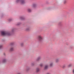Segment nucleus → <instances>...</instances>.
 <instances>
[{
    "label": "nucleus",
    "mask_w": 74,
    "mask_h": 74,
    "mask_svg": "<svg viewBox=\"0 0 74 74\" xmlns=\"http://www.w3.org/2000/svg\"><path fill=\"white\" fill-rule=\"evenodd\" d=\"M40 66H41V67H42V64H40Z\"/></svg>",
    "instance_id": "obj_24"
},
{
    "label": "nucleus",
    "mask_w": 74,
    "mask_h": 74,
    "mask_svg": "<svg viewBox=\"0 0 74 74\" xmlns=\"http://www.w3.org/2000/svg\"><path fill=\"white\" fill-rule=\"evenodd\" d=\"M3 41H5V40H3Z\"/></svg>",
    "instance_id": "obj_27"
},
{
    "label": "nucleus",
    "mask_w": 74,
    "mask_h": 74,
    "mask_svg": "<svg viewBox=\"0 0 74 74\" xmlns=\"http://www.w3.org/2000/svg\"><path fill=\"white\" fill-rule=\"evenodd\" d=\"M15 45V42H13L10 43V45L11 46H14V45Z\"/></svg>",
    "instance_id": "obj_5"
},
{
    "label": "nucleus",
    "mask_w": 74,
    "mask_h": 74,
    "mask_svg": "<svg viewBox=\"0 0 74 74\" xmlns=\"http://www.w3.org/2000/svg\"><path fill=\"white\" fill-rule=\"evenodd\" d=\"M73 73L74 74V69L73 70Z\"/></svg>",
    "instance_id": "obj_25"
},
{
    "label": "nucleus",
    "mask_w": 74,
    "mask_h": 74,
    "mask_svg": "<svg viewBox=\"0 0 74 74\" xmlns=\"http://www.w3.org/2000/svg\"><path fill=\"white\" fill-rule=\"evenodd\" d=\"M9 22H11L12 21V18H9L8 19Z\"/></svg>",
    "instance_id": "obj_15"
},
{
    "label": "nucleus",
    "mask_w": 74,
    "mask_h": 74,
    "mask_svg": "<svg viewBox=\"0 0 74 74\" xmlns=\"http://www.w3.org/2000/svg\"><path fill=\"white\" fill-rule=\"evenodd\" d=\"M17 74H21V73H18Z\"/></svg>",
    "instance_id": "obj_29"
},
{
    "label": "nucleus",
    "mask_w": 74,
    "mask_h": 74,
    "mask_svg": "<svg viewBox=\"0 0 74 74\" xmlns=\"http://www.w3.org/2000/svg\"><path fill=\"white\" fill-rule=\"evenodd\" d=\"M1 47H0V49H1Z\"/></svg>",
    "instance_id": "obj_28"
},
{
    "label": "nucleus",
    "mask_w": 74,
    "mask_h": 74,
    "mask_svg": "<svg viewBox=\"0 0 74 74\" xmlns=\"http://www.w3.org/2000/svg\"><path fill=\"white\" fill-rule=\"evenodd\" d=\"M0 47H2V46H0Z\"/></svg>",
    "instance_id": "obj_30"
},
{
    "label": "nucleus",
    "mask_w": 74,
    "mask_h": 74,
    "mask_svg": "<svg viewBox=\"0 0 74 74\" xmlns=\"http://www.w3.org/2000/svg\"><path fill=\"white\" fill-rule=\"evenodd\" d=\"M21 0H16V3H20Z\"/></svg>",
    "instance_id": "obj_11"
},
{
    "label": "nucleus",
    "mask_w": 74,
    "mask_h": 74,
    "mask_svg": "<svg viewBox=\"0 0 74 74\" xmlns=\"http://www.w3.org/2000/svg\"><path fill=\"white\" fill-rule=\"evenodd\" d=\"M48 65H46L45 66L44 69L45 70H46V69H48Z\"/></svg>",
    "instance_id": "obj_7"
},
{
    "label": "nucleus",
    "mask_w": 74,
    "mask_h": 74,
    "mask_svg": "<svg viewBox=\"0 0 74 74\" xmlns=\"http://www.w3.org/2000/svg\"><path fill=\"white\" fill-rule=\"evenodd\" d=\"M15 30H16V28H14L12 29L11 32L12 34H14V33H15Z\"/></svg>",
    "instance_id": "obj_4"
},
{
    "label": "nucleus",
    "mask_w": 74,
    "mask_h": 74,
    "mask_svg": "<svg viewBox=\"0 0 74 74\" xmlns=\"http://www.w3.org/2000/svg\"><path fill=\"white\" fill-rule=\"evenodd\" d=\"M71 66V64H70L69 65V67H70V66Z\"/></svg>",
    "instance_id": "obj_26"
},
{
    "label": "nucleus",
    "mask_w": 74,
    "mask_h": 74,
    "mask_svg": "<svg viewBox=\"0 0 74 74\" xmlns=\"http://www.w3.org/2000/svg\"><path fill=\"white\" fill-rule=\"evenodd\" d=\"M62 22H60L58 23V25L59 26H62Z\"/></svg>",
    "instance_id": "obj_12"
},
{
    "label": "nucleus",
    "mask_w": 74,
    "mask_h": 74,
    "mask_svg": "<svg viewBox=\"0 0 74 74\" xmlns=\"http://www.w3.org/2000/svg\"><path fill=\"white\" fill-rule=\"evenodd\" d=\"M33 6L34 8H36L37 7V5L36 4H33Z\"/></svg>",
    "instance_id": "obj_10"
},
{
    "label": "nucleus",
    "mask_w": 74,
    "mask_h": 74,
    "mask_svg": "<svg viewBox=\"0 0 74 74\" xmlns=\"http://www.w3.org/2000/svg\"><path fill=\"white\" fill-rule=\"evenodd\" d=\"M6 62V60H5V59L3 60V63H4V62Z\"/></svg>",
    "instance_id": "obj_22"
},
{
    "label": "nucleus",
    "mask_w": 74,
    "mask_h": 74,
    "mask_svg": "<svg viewBox=\"0 0 74 74\" xmlns=\"http://www.w3.org/2000/svg\"><path fill=\"white\" fill-rule=\"evenodd\" d=\"M28 11L29 12H31L32 11V10H31L30 9H28Z\"/></svg>",
    "instance_id": "obj_16"
},
{
    "label": "nucleus",
    "mask_w": 74,
    "mask_h": 74,
    "mask_svg": "<svg viewBox=\"0 0 74 74\" xmlns=\"http://www.w3.org/2000/svg\"><path fill=\"white\" fill-rule=\"evenodd\" d=\"M21 23H18L17 24H16V25H17V26H19V25H21Z\"/></svg>",
    "instance_id": "obj_17"
},
{
    "label": "nucleus",
    "mask_w": 74,
    "mask_h": 74,
    "mask_svg": "<svg viewBox=\"0 0 74 74\" xmlns=\"http://www.w3.org/2000/svg\"><path fill=\"white\" fill-rule=\"evenodd\" d=\"M66 0H64V4H66Z\"/></svg>",
    "instance_id": "obj_20"
},
{
    "label": "nucleus",
    "mask_w": 74,
    "mask_h": 74,
    "mask_svg": "<svg viewBox=\"0 0 74 74\" xmlns=\"http://www.w3.org/2000/svg\"><path fill=\"white\" fill-rule=\"evenodd\" d=\"M2 36H11L12 34L9 32H5L4 31H2L1 32Z\"/></svg>",
    "instance_id": "obj_1"
},
{
    "label": "nucleus",
    "mask_w": 74,
    "mask_h": 74,
    "mask_svg": "<svg viewBox=\"0 0 74 74\" xmlns=\"http://www.w3.org/2000/svg\"><path fill=\"white\" fill-rule=\"evenodd\" d=\"M40 70L38 68H37L36 69V72H38Z\"/></svg>",
    "instance_id": "obj_19"
},
{
    "label": "nucleus",
    "mask_w": 74,
    "mask_h": 74,
    "mask_svg": "<svg viewBox=\"0 0 74 74\" xmlns=\"http://www.w3.org/2000/svg\"><path fill=\"white\" fill-rule=\"evenodd\" d=\"M20 19L21 20H25V18L24 16H21L20 17Z\"/></svg>",
    "instance_id": "obj_6"
},
{
    "label": "nucleus",
    "mask_w": 74,
    "mask_h": 74,
    "mask_svg": "<svg viewBox=\"0 0 74 74\" xmlns=\"http://www.w3.org/2000/svg\"><path fill=\"white\" fill-rule=\"evenodd\" d=\"M40 57L38 58L37 59V61H38V60H40Z\"/></svg>",
    "instance_id": "obj_21"
},
{
    "label": "nucleus",
    "mask_w": 74,
    "mask_h": 74,
    "mask_svg": "<svg viewBox=\"0 0 74 74\" xmlns=\"http://www.w3.org/2000/svg\"><path fill=\"white\" fill-rule=\"evenodd\" d=\"M38 39L40 42H42V38L40 36H39L38 38Z\"/></svg>",
    "instance_id": "obj_2"
},
{
    "label": "nucleus",
    "mask_w": 74,
    "mask_h": 74,
    "mask_svg": "<svg viewBox=\"0 0 74 74\" xmlns=\"http://www.w3.org/2000/svg\"><path fill=\"white\" fill-rule=\"evenodd\" d=\"M1 17L2 18L3 16H4V14L3 13H2L1 14Z\"/></svg>",
    "instance_id": "obj_23"
},
{
    "label": "nucleus",
    "mask_w": 74,
    "mask_h": 74,
    "mask_svg": "<svg viewBox=\"0 0 74 74\" xmlns=\"http://www.w3.org/2000/svg\"><path fill=\"white\" fill-rule=\"evenodd\" d=\"M20 3L21 4H25V0H20Z\"/></svg>",
    "instance_id": "obj_3"
},
{
    "label": "nucleus",
    "mask_w": 74,
    "mask_h": 74,
    "mask_svg": "<svg viewBox=\"0 0 74 74\" xmlns=\"http://www.w3.org/2000/svg\"><path fill=\"white\" fill-rule=\"evenodd\" d=\"M52 66H53V63H52V62L50 63L49 66L50 67H52Z\"/></svg>",
    "instance_id": "obj_13"
},
{
    "label": "nucleus",
    "mask_w": 74,
    "mask_h": 74,
    "mask_svg": "<svg viewBox=\"0 0 74 74\" xmlns=\"http://www.w3.org/2000/svg\"><path fill=\"white\" fill-rule=\"evenodd\" d=\"M14 51V48L13 47L10 48V51Z\"/></svg>",
    "instance_id": "obj_14"
},
{
    "label": "nucleus",
    "mask_w": 74,
    "mask_h": 74,
    "mask_svg": "<svg viewBox=\"0 0 74 74\" xmlns=\"http://www.w3.org/2000/svg\"><path fill=\"white\" fill-rule=\"evenodd\" d=\"M24 45V43L23 42H22L21 43V46H22V47H23V45Z\"/></svg>",
    "instance_id": "obj_18"
},
{
    "label": "nucleus",
    "mask_w": 74,
    "mask_h": 74,
    "mask_svg": "<svg viewBox=\"0 0 74 74\" xmlns=\"http://www.w3.org/2000/svg\"><path fill=\"white\" fill-rule=\"evenodd\" d=\"M55 62L56 63H58L59 62V59H57L56 60Z\"/></svg>",
    "instance_id": "obj_9"
},
{
    "label": "nucleus",
    "mask_w": 74,
    "mask_h": 74,
    "mask_svg": "<svg viewBox=\"0 0 74 74\" xmlns=\"http://www.w3.org/2000/svg\"><path fill=\"white\" fill-rule=\"evenodd\" d=\"M30 30V27H29L28 28L26 29V31H29Z\"/></svg>",
    "instance_id": "obj_8"
}]
</instances>
